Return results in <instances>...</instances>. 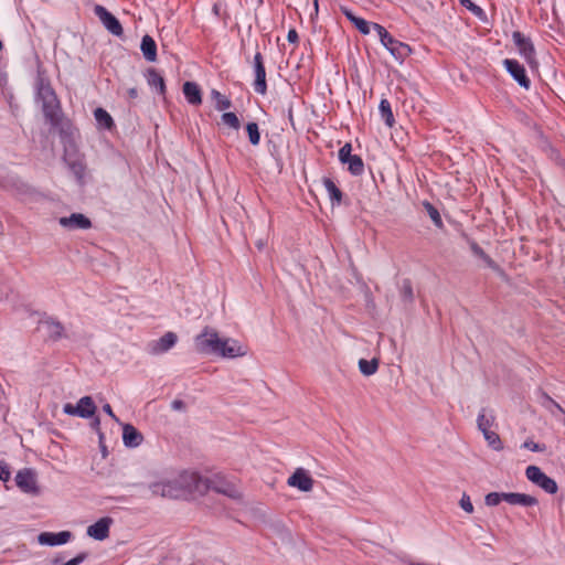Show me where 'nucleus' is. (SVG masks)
I'll use <instances>...</instances> for the list:
<instances>
[{
	"label": "nucleus",
	"mask_w": 565,
	"mask_h": 565,
	"mask_svg": "<svg viewBox=\"0 0 565 565\" xmlns=\"http://www.w3.org/2000/svg\"><path fill=\"white\" fill-rule=\"evenodd\" d=\"M64 158L77 182L81 185L85 184L88 178V171L84 157L77 153L75 150L66 149Z\"/></svg>",
	"instance_id": "obj_4"
},
{
	"label": "nucleus",
	"mask_w": 565,
	"mask_h": 565,
	"mask_svg": "<svg viewBox=\"0 0 565 565\" xmlns=\"http://www.w3.org/2000/svg\"><path fill=\"white\" fill-rule=\"evenodd\" d=\"M482 434H483V437L486 438V440L488 441L489 446H491L495 450L502 449V444H501V440L497 433H494L490 429V430L483 431Z\"/></svg>",
	"instance_id": "obj_32"
},
{
	"label": "nucleus",
	"mask_w": 565,
	"mask_h": 565,
	"mask_svg": "<svg viewBox=\"0 0 565 565\" xmlns=\"http://www.w3.org/2000/svg\"><path fill=\"white\" fill-rule=\"evenodd\" d=\"M103 409H104V412H105L106 414H108L113 419H115L116 422H118V418H117V417L115 416V414L113 413V409H111V407H110V405H109V404H105V405L103 406Z\"/></svg>",
	"instance_id": "obj_47"
},
{
	"label": "nucleus",
	"mask_w": 565,
	"mask_h": 565,
	"mask_svg": "<svg viewBox=\"0 0 565 565\" xmlns=\"http://www.w3.org/2000/svg\"><path fill=\"white\" fill-rule=\"evenodd\" d=\"M526 478L547 493L554 494L557 491L556 482L546 476L537 466H529L525 469Z\"/></svg>",
	"instance_id": "obj_6"
},
{
	"label": "nucleus",
	"mask_w": 565,
	"mask_h": 565,
	"mask_svg": "<svg viewBox=\"0 0 565 565\" xmlns=\"http://www.w3.org/2000/svg\"><path fill=\"white\" fill-rule=\"evenodd\" d=\"M423 206L426 210V212L429 215V217L431 218V221L434 222V224L436 226H438V227H441L443 226V221H441L440 214L437 211V209L433 204H430L429 202H424Z\"/></svg>",
	"instance_id": "obj_28"
},
{
	"label": "nucleus",
	"mask_w": 565,
	"mask_h": 565,
	"mask_svg": "<svg viewBox=\"0 0 565 565\" xmlns=\"http://www.w3.org/2000/svg\"><path fill=\"white\" fill-rule=\"evenodd\" d=\"M60 224L63 227L71 228V230H76V228L85 230V228H89L92 225L90 221L85 215H83L81 213H73L68 217H61Z\"/></svg>",
	"instance_id": "obj_17"
},
{
	"label": "nucleus",
	"mask_w": 565,
	"mask_h": 565,
	"mask_svg": "<svg viewBox=\"0 0 565 565\" xmlns=\"http://www.w3.org/2000/svg\"><path fill=\"white\" fill-rule=\"evenodd\" d=\"M254 65H255V82H254V89L255 92L264 95L266 93L267 86H266V72L263 64V58L260 53H257L254 57Z\"/></svg>",
	"instance_id": "obj_16"
},
{
	"label": "nucleus",
	"mask_w": 565,
	"mask_h": 565,
	"mask_svg": "<svg viewBox=\"0 0 565 565\" xmlns=\"http://www.w3.org/2000/svg\"><path fill=\"white\" fill-rule=\"evenodd\" d=\"M352 147L350 143H345L340 150H339V159L341 162L345 163L350 158L353 156L351 154Z\"/></svg>",
	"instance_id": "obj_39"
},
{
	"label": "nucleus",
	"mask_w": 565,
	"mask_h": 565,
	"mask_svg": "<svg viewBox=\"0 0 565 565\" xmlns=\"http://www.w3.org/2000/svg\"><path fill=\"white\" fill-rule=\"evenodd\" d=\"M503 65L520 86L524 87L525 89L530 88L531 82L525 74L523 65H521L516 60L511 58H505L503 61Z\"/></svg>",
	"instance_id": "obj_11"
},
{
	"label": "nucleus",
	"mask_w": 565,
	"mask_h": 565,
	"mask_svg": "<svg viewBox=\"0 0 565 565\" xmlns=\"http://www.w3.org/2000/svg\"><path fill=\"white\" fill-rule=\"evenodd\" d=\"M222 122L235 130H238L241 127V122L238 117L234 113H224L222 115Z\"/></svg>",
	"instance_id": "obj_34"
},
{
	"label": "nucleus",
	"mask_w": 565,
	"mask_h": 565,
	"mask_svg": "<svg viewBox=\"0 0 565 565\" xmlns=\"http://www.w3.org/2000/svg\"><path fill=\"white\" fill-rule=\"evenodd\" d=\"M2 46H3V45H2V42L0 41V51L2 50Z\"/></svg>",
	"instance_id": "obj_55"
},
{
	"label": "nucleus",
	"mask_w": 565,
	"mask_h": 565,
	"mask_svg": "<svg viewBox=\"0 0 565 565\" xmlns=\"http://www.w3.org/2000/svg\"><path fill=\"white\" fill-rule=\"evenodd\" d=\"M379 108H380L381 116L384 119L385 124L388 127H392L394 124V116H393L388 100L382 99Z\"/></svg>",
	"instance_id": "obj_27"
},
{
	"label": "nucleus",
	"mask_w": 565,
	"mask_h": 565,
	"mask_svg": "<svg viewBox=\"0 0 565 565\" xmlns=\"http://www.w3.org/2000/svg\"><path fill=\"white\" fill-rule=\"evenodd\" d=\"M172 408L177 409V411L182 409L183 408V402L179 401V399L173 401L172 402Z\"/></svg>",
	"instance_id": "obj_50"
},
{
	"label": "nucleus",
	"mask_w": 565,
	"mask_h": 565,
	"mask_svg": "<svg viewBox=\"0 0 565 565\" xmlns=\"http://www.w3.org/2000/svg\"><path fill=\"white\" fill-rule=\"evenodd\" d=\"M148 489L153 495L161 498L190 499L203 495L210 489V481L196 471L164 469L154 473Z\"/></svg>",
	"instance_id": "obj_1"
},
{
	"label": "nucleus",
	"mask_w": 565,
	"mask_h": 565,
	"mask_svg": "<svg viewBox=\"0 0 565 565\" xmlns=\"http://www.w3.org/2000/svg\"><path fill=\"white\" fill-rule=\"evenodd\" d=\"M211 97L214 100V103H215L214 106L217 110H226V109L231 108V106H232L231 100L225 95L221 94L216 89H212Z\"/></svg>",
	"instance_id": "obj_26"
},
{
	"label": "nucleus",
	"mask_w": 565,
	"mask_h": 565,
	"mask_svg": "<svg viewBox=\"0 0 565 565\" xmlns=\"http://www.w3.org/2000/svg\"><path fill=\"white\" fill-rule=\"evenodd\" d=\"M465 7L467 9H469L470 11H472L475 14H480L482 12L481 8H479L478 6L472 3L471 1L468 4H465Z\"/></svg>",
	"instance_id": "obj_45"
},
{
	"label": "nucleus",
	"mask_w": 565,
	"mask_h": 565,
	"mask_svg": "<svg viewBox=\"0 0 565 565\" xmlns=\"http://www.w3.org/2000/svg\"><path fill=\"white\" fill-rule=\"evenodd\" d=\"M63 412L70 416L90 418L95 415L96 405L90 396H84L77 402L76 405L66 403L63 406Z\"/></svg>",
	"instance_id": "obj_5"
},
{
	"label": "nucleus",
	"mask_w": 565,
	"mask_h": 565,
	"mask_svg": "<svg viewBox=\"0 0 565 565\" xmlns=\"http://www.w3.org/2000/svg\"><path fill=\"white\" fill-rule=\"evenodd\" d=\"M98 425H99V419H98V418H96V419L94 420V426H98Z\"/></svg>",
	"instance_id": "obj_54"
},
{
	"label": "nucleus",
	"mask_w": 565,
	"mask_h": 565,
	"mask_svg": "<svg viewBox=\"0 0 565 565\" xmlns=\"http://www.w3.org/2000/svg\"><path fill=\"white\" fill-rule=\"evenodd\" d=\"M147 82L151 87L158 89L160 94H164V81L158 72L154 70H149L147 73Z\"/></svg>",
	"instance_id": "obj_23"
},
{
	"label": "nucleus",
	"mask_w": 565,
	"mask_h": 565,
	"mask_svg": "<svg viewBox=\"0 0 565 565\" xmlns=\"http://www.w3.org/2000/svg\"><path fill=\"white\" fill-rule=\"evenodd\" d=\"M287 483L289 487L297 488L302 492H309L313 488V479L303 468H297L288 478Z\"/></svg>",
	"instance_id": "obj_9"
},
{
	"label": "nucleus",
	"mask_w": 565,
	"mask_h": 565,
	"mask_svg": "<svg viewBox=\"0 0 565 565\" xmlns=\"http://www.w3.org/2000/svg\"><path fill=\"white\" fill-rule=\"evenodd\" d=\"M477 423H478V428L483 433L486 430H490V427L492 426V423H493V416L491 415H487L486 414V411L483 409L479 416H478V419H477Z\"/></svg>",
	"instance_id": "obj_30"
},
{
	"label": "nucleus",
	"mask_w": 565,
	"mask_h": 565,
	"mask_svg": "<svg viewBox=\"0 0 565 565\" xmlns=\"http://www.w3.org/2000/svg\"><path fill=\"white\" fill-rule=\"evenodd\" d=\"M465 7L467 9H469L470 11H472L475 14H480L482 12L481 8H479L478 6L472 3L471 1L468 4H465Z\"/></svg>",
	"instance_id": "obj_46"
},
{
	"label": "nucleus",
	"mask_w": 565,
	"mask_h": 565,
	"mask_svg": "<svg viewBox=\"0 0 565 565\" xmlns=\"http://www.w3.org/2000/svg\"><path fill=\"white\" fill-rule=\"evenodd\" d=\"M95 118L100 126H104L106 128H110L113 125V119L110 115L103 108H97L95 110Z\"/></svg>",
	"instance_id": "obj_29"
},
{
	"label": "nucleus",
	"mask_w": 565,
	"mask_h": 565,
	"mask_svg": "<svg viewBox=\"0 0 565 565\" xmlns=\"http://www.w3.org/2000/svg\"><path fill=\"white\" fill-rule=\"evenodd\" d=\"M505 502L512 505L532 507L537 503V500L525 493L505 492Z\"/></svg>",
	"instance_id": "obj_19"
},
{
	"label": "nucleus",
	"mask_w": 565,
	"mask_h": 565,
	"mask_svg": "<svg viewBox=\"0 0 565 565\" xmlns=\"http://www.w3.org/2000/svg\"><path fill=\"white\" fill-rule=\"evenodd\" d=\"M246 130H247L250 143L253 146H257L260 141V134L258 130V125L256 122H249L246 126Z\"/></svg>",
	"instance_id": "obj_31"
},
{
	"label": "nucleus",
	"mask_w": 565,
	"mask_h": 565,
	"mask_svg": "<svg viewBox=\"0 0 565 565\" xmlns=\"http://www.w3.org/2000/svg\"><path fill=\"white\" fill-rule=\"evenodd\" d=\"M372 29L376 32V34L379 35L380 38V41L381 43L383 44L386 39L391 35L386 30L385 28H383L382 25L377 24V23H372Z\"/></svg>",
	"instance_id": "obj_41"
},
{
	"label": "nucleus",
	"mask_w": 565,
	"mask_h": 565,
	"mask_svg": "<svg viewBox=\"0 0 565 565\" xmlns=\"http://www.w3.org/2000/svg\"><path fill=\"white\" fill-rule=\"evenodd\" d=\"M72 539V533L70 531H62L58 533L52 532H42L38 536V542L41 545H62L67 543Z\"/></svg>",
	"instance_id": "obj_14"
},
{
	"label": "nucleus",
	"mask_w": 565,
	"mask_h": 565,
	"mask_svg": "<svg viewBox=\"0 0 565 565\" xmlns=\"http://www.w3.org/2000/svg\"><path fill=\"white\" fill-rule=\"evenodd\" d=\"M17 486L26 493H36V478L34 471L30 469L21 470L15 477Z\"/></svg>",
	"instance_id": "obj_12"
},
{
	"label": "nucleus",
	"mask_w": 565,
	"mask_h": 565,
	"mask_svg": "<svg viewBox=\"0 0 565 565\" xmlns=\"http://www.w3.org/2000/svg\"><path fill=\"white\" fill-rule=\"evenodd\" d=\"M459 505L467 513H472L473 512V505H472V502L470 500V497L468 494H466V493L462 494V497H461V499L459 501Z\"/></svg>",
	"instance_id": "obj_40"
},
{
	"label": "nucleus",
	"mask_w": 565,
	"mask_h": 565,
	"mask_svg": "<svg viewBox=\"0 0 565 565\" xmlns=\"http://www.w3.org/2000/svg\"><path fill=\"white\" fill-rule=\"evenodd\" d=\"M315 14H318V0H315Z\"/></svg>",
	"instance_id": "obj_51"
},
{
	"label": "nucleus",
	"mask_w": 565,
	"mask_h": 565,
	"mask_svg": "<svg viewBox=\"0 0 565 565\" xmlns=\"http://www.w3.org/2000/svg\"><path fill=\"white\" fill-rule=\"evenodd\" d=\"M323 184L329 196L339 203L341 201V191L337 185L330 179H324Z\"/></svg>",
	"instance_id": "obj_33"
},
{
	"label": "nucleus",
	"mask_w": 565,
	"mask_h": 565,
	"mask_svg": "<svg viewBox=\"0 0 565 565\" xmlns=\"http://www.w3.org/2000/svg\"><path fill=\"white\" fill-rule=\"evenodd\" d=\"M514 44L518 47L520 55L531 65L536 66L535 50L533 43L529 38H525L521 32L515 31L512 34Z\"/></svg>",
	"instance_id": "obj_8"
},
{
	"label": "nucleus",
	"mask_w": 565,
	"mask_h": 565,
	"mask_svg": "<svg viewBox=\"0 0 565 565\" xmlns=\"http://www.w3.org/2000/svg\"><path fill=\"white\" fill-rule=\"evenodd\" d=\"M183 94L192 105H200L202 103L200 87L193 82H185L183 84Z\"/></svg>",
	"instance_id": "obj_20"
},
{
	"label": "nucleus",
	"mask_w": 565,
	"mask_h": 565,
	"mask_svg": "<svg viewBox=\"0 0 565 565\" xmlns=\"http://www.w3.org/2000/svg\"><path fill=\"white\" fill-rule=\"evenodd\" d=\"M140 49L147 61L154 62L157 60V45L150 35L142 38Z\"/></svg>",
	"instance_id": "obj_21"
},
{
	"label": "nucleus",
	"mask_w": 565,
	"mask_h": 565,
	"mask_svg": "<svg viewBox=\"0 0 565 565\" xmlns=\"http://www.w3.org/2000/svg\"><path fill=\"white\" fill-rule=\"evenodd\" d=\"M94 12L110 33L114 35L122 34V28L117 18L108 12L104 7L96 6Z\"/></svg>",
	"instance_id": "obj_10"
},
{
	"label": "nucleus",
	"mask_w": 565,
	"mask_h": 565,
	"mask_svg": "<svg viewBox=\"0 0 565 565\" xmlns=\"http://www.w3.org/2000/svg\"><path fill=\"white\" fill-rule=\"evenodd\" d=\"M178 341L174 332H166L161 338L152 340L147 344V352L151 355H161L172 349Z\"/></svg>",
	"instance_id": "obj_7"
},
{
	"label": "nucleus",
	"mask_w": 565,
	"mask_h": 565,
	"mask_svg": "<svg viewBox=\"0 0 565 565\" xmlns=\"http://www.w3.org/2000/svg\"><path fill=\"white\" fill-rule=\"evenodd\" d=\"M501 501H505V492H490L484 498V502L489 507H495Z\"/></svg>",
	"instance_id": "obj_36"
},
{
	"label": "nucleus",
	"mask_w": 565,
	"mask_h": 565,
	"mask_svg": "<svg viewBox=\"0 0 565 565\" xmlns=\"http://www.w3.org/2000/svg\"><path fill=\"white\" fill-rule=\"evenodd\" d=\"M472 252L476 256L480 257L488 267L497 269L495 263L477 245H472Z\"/></svg>",
	"instance_id": "obj_37"
},
{
	"label": "nucleus",
	"mask_w": 565,
	"mask_h": 565,
	"mask_svg": "<svg viewBox=\"0 0 565 565\" xmlns=\"http://www.w3.org/2000/svg\"><path fill=\"white\" fill-rule=\"evenodd\" d=\"M122 440L127 447H138L142 440V435L130 424L122 426Z\"/></svg>",
	"instance_id": "obj_18"
},
{
	"label": "nucleus",
	"mask_w": 565,
	"mask_h": 565,
	"mask_svg": "<svg viewBox=\"0 0 565 565\" xmlns=\"http://www.w3.org/2000/svg\"><path fill=\"white\" fill-rule=\"evenodd\" d=\"M353 24L363 34H369L371 32L372 24L362 18L353 20Z\"/></svg>",
	"instance_id": "obj_38"
},
{
	"label": "nucleus",
	"mask_w": 565,
	"mask_h": 565,
	"mask_svg": "<svg viewBox=\"0 0 565 565\" xmlns=\"http://www.w3.org/2000/svg\"><path fill=\"white\" fill-rule=\"evenodd\" d=\"M287 39L290 43H296L298 41V33L296 32V30H289Z\"/></svg>",
	"instance_id": "obj_44"
},
{
	"label": "nucleus",
	"mask_w": 565,
	"mask_h": 565,
	"mask_svg": "<svg viewBox=\"0 0 565 565\" xmlns=\"http://www.w3.org/2000/svg\"><path fill=\"white\" fill-rule=\"evenodd\" d=\"M523 447L526 448V449H530L532 451H544L545 450V446L544 445L534 443L533 440L524 441Z\"/></svg>",
	"instance_id": "obj_42"
},
{
	"label": "nucleus",
	"mask_w": 565,
	"mask_h": 565,
	"mask_svg": "<svg viewBox=\"0 0 565 565\" xmlns=\"http://www.w3.org/2000/svg\"><path fill=\"white\" fill-rule=\"evenodd\" d=\"M9 477H10V472H9L8 468L3 463L0 462V480L6 481L9 479Z\"/></svg>",
	"instance_id": "obj_43"
},
{
	"label": "nucleus",
	"mask_w": 565,
	"mask_h": 565,
	"mask_svg": "<svg viewBox=\"0 0 565 565\" xmlns=\"http://www.w3.org/2000/svg\"><path fill=\"white\" fill-rule=\"evenodd\" d=\"M345 163H348L349 170L353 174L359 175L363 172V162L360 157L353 156Z\"/></svg>",
	"instance_id": "obj_35"
},
{
	"label": "nucleus",
	"mask_w": 565,
	"mask_h": 565,
	"mask_svg": "<svg viewBox=\"0 0 565 565\" xmlns=\"http://www.w3.org/2000/svg\"><path fill=\"white\" fill-rule=\"evenodd\" d=\"M344 15L353 23V20H356L358 17H355L350 10L343 9L342 10Z\"/></svg>",
	"instance_id": "obj_49"
},
{
	"label": "nucleus",
	"mask_w": 565,
	"mask_h": 565,
	"mask_svg": "<svg viewBox=\"0 0 565 565\" xmlns=\"http://www.w3.org/2000/svg\"><path fill=\"white\" fill-rule=\"evenodd\" d=\"M38 97L42 102L45 118L51 125H57L61 111L60 104L50 84L45 83L42 78L38 83Z\"/></svg>",
	"instance_id": "obj_3"
},
{
	"label": "nucleus",
	"mask_w": 565,
	"mask_h": 565,
	"mask_svg": "<svg viewBox=\"0 0 565 565\" xmlns=\"http://www.w3.org/2000/svg\"><path fill=\"white\" fill-rule=\"evenodd\" d=\"M263 246H264V244H263L262 242H258L257 247H258L259 249H262V248H263Z\"/></svg>",
	"instance_id": "obj_53"
},
{
	"label": "nucleus",
	"mask_w": 565,
	"mask_h": 565,
	"mask_svg": "<svg viewBox=\"0 0 565 565\" xmlns=\"http://www.w3.org/2000/svg\"><path fill=\"white\" fill-rule=\"evenodd\" d=\"M127 94H128V97H129L130 99H135V98H137V97H138V90H137V88H136V87H131V88H129V89L127 90Z\"/></svg>",
	"instance_id": "obj_48"
},
{
	"label": "nucleus",
	"mask_w": 565,
	"mask_h": 565,
	"mask_svg": "<svg viewBox=\"0 0 565 565\" xmlns=\"http://www.w3.org/2000/svg\"><path fill=\"white\" fill-rule=\"evenodd\" d=\"M462 6L470 3V0H459Z\"/></svg>",
	"instance_id": "obj_52"
},
{
	"label": "nucleus",
	"mask_w": 565,
	"mask_h": 565,
	"mask_svg": "<svg viewBox=\"0 0 565 565\" xmlns=\"http://www.w3.org/2000/svg\"><path fill=\"white\" fill-rule=\"evenodd\" d=\"M215 490L218 493H222L224 495H227L232 499H241V492L237 488H235L233 484L230 483H221L218 486H211L210 489Z\"/></svg>",
	"instance_id": "obj_24"
},
{
	"label": "nucleus",
	"mask_w": 565,
	"mask_h": 565,
	"mask_svg": "<svg viewBox=\"0 0 565 565\" xmlns=\"http://www.w3.org/2000/svg\"><path fill=\"white\" fill-rule=\"evenodd\" d=\"M377 367H379V360L377 359H372L370 361L361 359L359 361L360 372L363 375H365V376L373 375L377 371Z\"/></svg>",
	"instance_id": "obj_25"
},
{
	"label": "nucleus",
	"mask_w": 565,
	"mask_h": 565,
	"mask_svg": "<svg viewBox=\"0 0 565 565\" xmlns=\"http://www.w3.org/2000/svg\"><path fill=\"white\" fill-rule=\"evenodd\" d=\"M41 329L52 339H58L63 334V327L60 322L49 319L41 323Z\"/></svg>",
	"instance_id": "obj_22"
},
{
	"label": "nucleus",
	"mask_w": 565,
	"mask_h": 565,
	"mask_svg": "<svg viewBox=\"0 0 565 565\" xmlns=\"http://www.w3.org/2000/svg\"><path fill=\"white\" fill-rule=\"evenodd\" d=\"M194 349L201 354H213L225 359L244 356L247 353L246 347L237 340L221 338L218 332L210 327H205L195 335Z\"/></svg>",
	"instance_id": "obj_2"
},
{
	"label": "nucleus",
	"mask_w": 565,
	"mask_h": 565,
	"mask_svg": "<svg viewBox=\"0 0 565 565\" xmlns=\"http://www.w3.org/2000/svg\"><path fill=\"white\" fill-rule=\"evenodd\" d=\"M111 523L113 520L110 518H102L87 527V535L95 540L103 541L108 537Z\"/></svg>",
	"instance_id": "obj_15"
},
{
	"label": "nucleus",
	"mask_w": 565,
	"mask_h": 565,
	"mask_svg": "<svg viewBox=\"0 0 565 565\" xmlns=\"http://www.w3.org/2000/svg\"><path fill=\"white\" fill-rule=\"evenodd\" d=\"M383 46L399 62H403L412 52L406 43H402L390 35L383 43Z\"/></svg>",
	"instance_id": "obj_13"
}]
</instances>
